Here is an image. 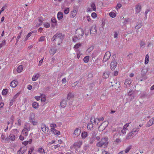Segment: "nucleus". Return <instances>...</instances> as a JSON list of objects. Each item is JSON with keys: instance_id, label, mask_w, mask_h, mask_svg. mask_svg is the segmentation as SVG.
<instances>
[{"instance_id": "nucleus-16", "label": "nucleus", "mask_w": 154, "mask_h": 154, "mask_svg": "<svg viewBox=\"0 0 154 154\" xmlns=\"http://www.w3.org/2000/svg\"><path fill=\"white\" fill-rule=\"evenodd\" d=\"M18 82L16 80H13L10 83V86L12 88H15L18 85Z\"/></svg>"}, {"instance_id": "nucleus-58", "label": "nucleus", "mask_w": 154, "mask_h": 154, "mask_svg": "<svg viewBox=\"0 0 154 154\" xmlns=\"http://www.w3.org/2000/svg\"><path fill=\"white\" fill-rule=\"evenodd\" d=\"M50 126L52 128H54L57 127L56 125L54 123L51 124Z\"/></svg>"}, {"instance_id": "nucleus-31", "label": "nucleus", "mask_w": 154, "mask_h": 154, "mask_svg": "<svg viewBox=\"0 0 154 154\" xmlns=\"http://www.w3.org/2000/svg\"><path fill=\"white\" fill-rule=\"evenodd\" d=\"M21 121L20 119L18 118L17 122L15 123V125L17 126V127H20L21 125Z\"/></svg>"}, {"instance_id": "nucleus-61", "label": "nucleus", "mask_w": 154, "mask_h": 154, "mask_svg": "<svg viewBox=\"0 0 154 154\" xmlns=\"http://www.w3.org/2000/svg\"><path fill=\"white\" fill-rule=\"evenodd\" d=\"M85 18L87 19V20L89 22L91 21V20L90 18V16H87L85 17Z\"/></svg>"}, {"instance_id": "nucleus-45", "label": "nucleus", "mask_w": 154, "mask_h": 154, "mask_svg": "<svg viewBox=\"0 0 154 154\" xmlns=\"http://www.w3.org/2000/svg\"><path fill=\"white\" fill-rule=\"evenodd\" d=\"M89 56H86L83 59V60L84 62L85 63H88L89 60Z\"/></svg>"}, {"instance_id": "nucleus-55", "label": "nucleus", "mask_w": 154, "mask_h": 154, "mask_svg": "<svg viewBox=\"0 0 154 154\" xmlns=\"http://www.w3.org/2000/svg\"><path fill=\"white\" fill-rule=\"evenodd\" d=\"M81 45L80 43H77L75 45L74 47V48L76 49L78 48L80 46H81Z\"/></svg>"}, {"instance_id": "nucleus-20", "label": "nucleus", "mask_w": 154, "mask_h": 154, "mask_svg": "<svg viewBox=\"0 0 154 154\" xmlns=\"http://www.w3.org/2000/svg\"><path fill=\"white\" fill-rule=\"evenodd\" d=\"M23 130L29 131L30 130V126L29 124H25L24 126Z\"/></svg>"}, {"instance_id": "nucleus-47", "label": "nucleus", "mask_w": 154, "mask_h": 154, "mask_svg": "<svg viewBox=\"0 0 154 154\" xmlns=\"http://www.w3.org/2000/svg\"><path fill=\"white\" fill-rule=\"evenodd\" d=\"M109 15L110 17L112 18H114L116 16V14L114 12H110Z\"/></svg>"}, {"instance_id": "nucleus-59", "label": "nucleus", "mask_w": 154, "mask_h": 154, "mask_svg": "<svg viewBox=\"0 0 154 154\" xmlns=\"http://www.w3.org/2000/svg\"><path fill=\"white\" fill-rule=\"evenodd\" d=\"M141 26L142 25L141 23L139 24L136 26L135 29H136L138 30L141 27Z\"/></svg>"}, {"instance_id": "nucleus-52", "label": "nucleus", "mask_w": 154, "mask_h": 154, "mask_svg": "<svg viewBox=\"0 0 154 154\" xmlns=\"http://www.w3.org/2000/svg\"><path fill=\"white\" fill-rule=\"evenodd\" d=\"M8 92L7 89H3L2 92V94L3 95H6Z\"/></svg>"}, {"instance_id": "nucleus-44", "label": "nucleus", "mask_w": 154, "mask_h": 154, "mask_svg": "<svg viewBox=\"0 0 154 154\" xmlns=\"http://www.w3.org/2000/svg\"><path fill=\"white\" fill-rule=\"evenodd\" d=\"M149 61V56L148 54H147L145 57V64H147Z\"/></svg>"}, {"instance_id": "nucleus-53", "label": "nucleus", "mask_w": 154, "mask_h": 154, "mask_svg": "<svg viewBox=\"0 0 154 154\" xmlns=\"http://www.w3.org/2000/svg\"><path fill=\"white\" fill-rule=\"evenodd\" d=\"M69 11V8H65L64 10V12L66 14H68Z\"/></svg>"}, {"instance_id": "nucleus-46", "label": "nucleus", "mask_w": 154, "mask_h": 154, "mask_svg": "<svg viewBox=\"0 0 154 154\" xmlns=\"http://www.w3.org/2000/svg\"><path fill=\"white\" fill-rule=\"evenodd\" d=\"M98 133V131L97 129H95L92 132V134L93 135V137L95 136Z\"/></svg>"}, {"instance_id": "nucleus-54", "label": "nucleus", "mask_w": 154, "mask_h": 154, "mask_svg": "<svg viewBox=\"0 0 154 154\" xmlns=\"http://www.w3.org/2000/svg\"><path fill=\"white\" fill-rule=\"evenodd\" d=\"M122 6V5L120 3H118L116 7V9L118 10Z\"/></svg>"}, {"instance_id": "nucleus-7", "label": "nucleus", "mask_w": 154, "mask_h": 154, "mask_svg": "<svg viewBox=\"0 0 154 154\" xmlns=\"http://www.w3.org/2000/svg\"><path fill=\"white\" fill-rule=\"evenodd\" d=\"M97 30L96 27H92L90 31V33L92 36L97 33Z\"/></svg>"}, {"instance_id": "nucleus-26", "label": "nucleus", "mask_w": 154, "mask_h": 154, "mask_svg": "<svg viewBox=\"0 0 154 154\" xmlns=\"http://www.w3.org/2000/svg\"><path fill=\"white\" fill-rule=\"evenodd\" d=\"M153 124V122L151 120V119L148 121L146 125V126L147 127H149L150 126H152V125Z\"/></svg>"}, {"instance_id": "nucleus-32", "label": "nucleus", "mask_w": 154, "mask_h": 154, "mask_svg": "<svg viewBox=\"0 0 154 154\" xmlns=\"http://www.w3.org/2000/svg\"><path fill=\"white\" fill-rule=\"evenodd\" d=\"M35 115L34 113H32L30 114V116L29 118V122L32 121V120H35Z\"/></svg>"}, {"instance_id": "nucleus-10", "label": "nucleus", "mask_w": 154, "mask_h": 154, "mask_svg": "<svg viewBox=\"0 0 154 154\" xmlns=\"http://www.w3.org/2000/svg\"><path fill=\"white\" fill-rule=\"evenodd\" d=\"M117 65V62L116 61H113L111 63L110 66L111 69L112 70H114L116 67Z\"/></svg>"}, {"instance_id": "nucleus-36", "label": "nucleus", "mask_w": 154, "mask_h": 154, "mask_svg": "<svg viewBox=\"0 0 154 154\" xmlns=\"http://www.w3.org/2000/svg\"><path fill=\"white\" fill-rule=\"evenodd\" d=\"M28 131L23 129L22 130L21 134L26 136H27L28 134Z\"/></svg>"}, {"instance_id": "nucleus-22", "label": "nucleus", "mask_w": 154, "mask_h": 154, "mask_svg": "<svg viewBox=\"0 0 154 154\" xmlns=\"http://www.w3.org/2000/svg\"><path fill=\"white\" fill-rule=\"evenodd\" d=\"M8 138L11 141H14L15 139V135L11 133L9 136Z\"/></svg>"}, {"instance_id": "nucleus-27", "label": "nucleus", "mask_w": 154, "mask_h": 154, "mask_svg": "<svg viewBox=\"0 0 154 154\" xmlns=\"http://www.w3.org/2000/svg\"><path fill=\"white\" fill-rule=\"evenodd\" d=\"M63 13L61 12L60 11L57 14V17L58 20H60L63 18Z\"/></svg>"}, {"instance_id": "nucleus-1", "label": "nucleus", "mask_w": 154, "mask_h": 154, "mask_svg": "<svg viewBox=\"0 0 154 154\" xmlns=\"http://www.w3.org/2000/svg\"><path fill=\"white\" fill-rule=\"evenodd\" d=\"M108 140L107 137L102 138L101 140L97 143L96 146L98 147H100L103 146L106 147L108 143Z\"/></svg>"}, {"instance_id": "nucleus-9", "label": "nucleus", "mask_w": 154, "mask_h": 154, "mask_svg": "<svg viewBox=\"0 0 154 154\" xmlns=\"http://www.w3.org/2000/svg\"><path fill=\"white\" fill-rule=\"evenodd\" d=\"M82 141H78L75 142L73 144L74 147L75 149L80 148L82 145Z\"/></svg>"}, {"instance_id": "nucleus-40", "label": "nucleus", "mask_w": 154, "mask_h": 154, "mask_svg": "<svg viewBox=\"0 0 154 154\" xmlns=\"http://www.w3.org/2000/svg\"><path fill=\"white\" fill-rule=\"evenodd\" d=\"M81 136L82 138H85L87 136V133L85 131L83 132L82 133Z\"/></svg>"}, {"instance_id": "nucleus-18", "label": "nucleus", "mask_w": 154, "mask_h": 154, "mask_svg": "<svg viewBox=\"0 0 154 154\" xmlns=\"http://www.w3.org/2000/svg\"><path fill=\"white\" fill-rule=\"evenodd\" d=\"M80 133V130L79 129L77 128L74 131L73 134L74 135H75L76 137H78Z\"/></svg>"}, {"instance_id": "nucleus-14", "label": "nucleus", "mask_w": 154, "mask_h": 154, "mask_svg": "<svg viewBox=\"0 0 154 154\" xmlns=\"http://www.w3.org/2000/svg\"><path fill=\"white\" fill-rule=\"evenodd\" d=\"M110 74V72L109 71H106L103 74V77L106 79H107L109 78Z\"/></svg>"}, {"instance_id": "nucleus-11", "label": "nucleus", "mask_w": 154, "mask_h": 154, "mask_svg": "<svg viewBox=\"0 0 154 154\" xmlns=\"http://www.w3.org/2000/svg\"><path fill=\"white\" fill-rule=\"evenodd\" d=\"M141 9V5L140 4H137L136 6L135 11L136 13H139Z\"/></svg>"}, {"instance_id": "nucleus-8", "label": "nucleus", "mask_w": 154, "mask_h": 154, "mask_svg": "<svg viewBox=\"0 0 154 154\" xmlns=\"http://www.w3.org/2000/svg\"><path fill=\"white\" fill-rule=\"evenodd\" d=\"M91 8H88L87 9V10L88 11H91L92 10L94 11H96V7L94 3H93L91 4Z\"/></svg>"}, {"instance_id": "nucleus-29", "label": "nucleus", "mask_w": 154, "mask_h": 154, "mask_svg": "<svg viewBox=\"0 0 154 154\" xmlns=\"http://www.w3.org/2000/svg\"><path fill=\"white\" fill-rule=\"evenodd\" d=\"M90 122H91L90 123H92V124H93V125L94 123H97V125L98 124V122H97V119H95V118L94 117H91V119Z\"/></svg>"}, {"instance_id": "nucleus-50", "label": "nucleus", "mask_w": 154, "mask_h": 154, "mask_svg": "<svg viewBox=\"0 0 154 154\" xmlns=\"http://www.w3.org/2000/svg\"><path fill=\"white\" fill-rule=\"evenodd\" d=\"M21 91H20L18 92L16 95H15L13 97V99H15L17 98L19 96V95L21 94Z\"/></svg>"}, {"instance_id": "nucleus-28", "label": "nucleus", "mask_w": 154, "mask_h": 154, "mask_svg": "<svg viewBox=\"0 0 154 154\" xmlns=\"http://www.w3.org/2000/svg\"><path fill=\"white\" fill-rule=\"evenodd\" d=\"M134 135H133L132 133L131 132L129 133L127 135L126 139L127 140H129L132 138L134 136Z\"/></svg>"}, {"instance_id": "nucleus-17", "label": "nucleus", "mask_w": 154, "mask_h": 154, "mask_svg": "<svg viewBox=\"0 0 154 154\" xmlns=\"http://www.w3.org/2000/svg\"><path fill=\"white\" fill-rule=\"evenodd\" d=\"M140 128H135L133 129L131 132L133 135L135 136L136 135L139 131Z\"/></svg>"}, {"instance_id": "nucleus-23", "label": "nucleus", "mask_w": 154, "mask_h": 154, "mask_svg": "<svg viewBox=\"0 0 154 154\" xmlns=\"http://www.w3.org/2000/svg\"><path fill=\"white\" fill-rule=\"evenodd\" d=\"M67 103V101L63 100L62 102L60 103V106L64 108L65 107Z\"/></svg>"}, {"instance_id": "nucleus-42", "label": "nucleus", "mask_w": 154, "mask_h": 154, "mask_svg": "<svg viewBox=\"0 0 154 154\" xmlns=\"http://www.w3.org/2000/svg\"><path fill=\"white\" fill-rule=\"evenodd\" d=\"M140 45L141 48H144L145 45V43L144 41H141L140 43Z\"/></svg>"}, {"instance_id": "nucleus-5", "label": "nucleus", "mask_w": 154, "mask_h": 154, "mask_svg": "<svg viewBox=\"0 0 154 154\" xmlns=\"http://www.w3.org/2000/svg\"><path fill=\"white\" fill-rule=\"evenodd\" d=\"M132 81V80L130 79H128L125 80L124 85V87L127 88L129 87Z\"/></svg>"}, {"instance_id": "nucleus-34", "label": "nucleus", "mask_w": 154, "mask_h": 154, "mask_svg": "<svg viewBox=\"0 0 154 154\" xmlns=\"http://www.w3.org/2000/svg\"><path fill=\"white\" fill-rule=\"evenodd\" d=\"M76 14V11L75 10H73L71 12V17H74Z\"/></svg>"}, {"instance_id": "nucleus-38", "label": "nucleus", "mask_w": 154, "mask_h": 154, "mask_svg": "<svg viewBox=\"0 0 154 154\" xmlns=\"http://www.w3.org/2000/svg\"><path fill=\"white\" fill-rule=\"evenodd\" d=\"M95 140V138L94 137H92L90 138L89 141V144H92L94 142Z\"/></svg>"}, {"instance_id": "nucleus-21", "label": "nucleus", "mask_w": 154, "mask_h": 154, "mask_svg": "<svg viewBox=\"0 0 154 154\" xmlns=\"http://www.w3.org/2000/svg\"><path fill=\"white\" fill-rule=\"evenodd\" d=\"M39 76H40L39 74V73H37V74H35V75H34L33 76V77L32 78V80L34 81H35L38 79V78L39 77Z\"/></svg>"}, {"instance_id": "nucleus-43", "label": "nucleus", "mask_w": 154, "mask_h": 154, "mask_svg": "<svg viewBox=\"0 0 154 154\" xmlns=\"http://www.w3.org/2000/svg\"><path fill=\"white\" fill-rule=\"evenodd\" d=\"M132 146H130L127 147L125 149V152L126 153H128L130 151V150L131 149Z\"/></svg>"}, {"instance_id": "nucleus-19", "label": "nucleus", "mask_w": 154, "mask_h": 154, "mask_svg": "<svg viewBox=\"0 0 154 154\" xmlns=\"http://www.w3.org/2000/svg\"><path fill=\"white\" fill-rule=\"evenodd\" d=\"M51 130L54 134L57 135V136L60 134V132L56 130L54 128H51Z\"/></svg>"}, {"instance_id": "nucleus-13", "label": "nucleus", "mask_w": 154, "mask_h": 154, "mask_svg": "<svg viewBox=\"0 0 154 154\" xmlns=\"http://www.w3.org/2000/svg\"><path fill=\"white\" fill-rule=\"evenodd\" d=\"M41 128L42 131L45 133H46L48 130H49V128L46 127V125L44 124L42 125Z\"/></svg>"}, {"instance_id": "nucleus-39", "label": "nucleus", "mask_w": 154, "mask_h": 154, "mask_svg": "<svg viewBox=\"0 0 154 154\" xmlns=\"http://www.w3.org/2000/svg\"><path fill=\"white\" fill-rule=\"evenodd\" d=\"M73 96L72 94L70 92L67 95V99L68 100H70L72 98H73Z\"/></svg>"}, {"instance_id": "nucleus-12", "label": "nucleus", "mask_w": 154, "mask_h": 154, "mask_svg": "<svg viewBox=\"0 0 154 154\" xmlns=\"http://www.w3.org/2000/svg\"><path fill=\"white\" fill-rule=\"evenodd\" d=\"M57 50V48H56L53 47H51L50 51V54L52 56L54 55L56 53Z\"/></svg>"}, {"instance_id": "nucleus-25", "label": "nucleus", "mask_w": 154, "mask_h": 154, "mask_svg": "<svg viewBox=\"0 0 154 154\" xmlns=\"http://www.w3.org/2000/svg\"><path fill=\"white\" fill-rule=\"evenodd\" d=\"M1 141L3 142L7 143L8 141L7 138H5L3 134H2L1 136Z\"/></svg>"}, {"instance_id": "nucleus-41", "label": "nucleus", "mask_w": 154, "mask_h": 154, "mask_svg": "<svg viewBox=\"0 0 154 154\" xmlns=\"http://www.w3.org/2000/svg\"><path fill=\"white\" fill-rule=\"evenodd\" d=\"M38 103L36 102H34L32 104V107L35 108H37L38 107Z\"/></svg>"}, {"instance_id": "nucleus-2", "label": "nucleus", "mask_w": 154, "mask_h": 154, "mask_svg": "<svg viewBox=\"0 0 154 154\" xmlns=\"http://www.w3.org/2000/svg\"><path fill=\"white\" fill-rule=\"evenodd\" d=\"M75 33L78 35L79 39L81 38L84 35V30L81 28L78 29L76 31Z\"/></svg>"}, {"instance_id": "nucleus-15", "label": "nucleus", "mask_w": 154, "mask_h": 154, "mask_svg": "<svg viewBox=\"0 0 154 154\" xmlns=\"http://www.w3.org/2000/svg\"><path fill=\"white\" fill-rule=\"evenodd\" d=\"M26 150V148L25 147H21L17 152L18 154H23Z\"/></svg>"}, {"instance_id": "nucleus-49", "label": "nucleus", "mask_w": 154, "mask_h": 154, "mask_svg": "<svg viewBox=\"0 0 154 154\" xmlns=\"http://www.w3.org/2000/svg\"><path fill=\"white\" fill-rule=\"evenodd\" d=\"M93 127V125L92 123H89L87 125V128L88 129H91Z\"/></svg>"}, {"instance_id": "nucleus-62", "label": "nucleus", "mask_w": 154, "mask_h": 154, "mask_svg": "<svg viewBox=\"0 0 154 154\" xmlns=\"http://www.w3.org/2000/svg\"><path fill=\"white\" fill-rule=\"evenodd\" d=\"M118 35V33L117 32H114V38H116L117 37Z\"/></svg>"}, {"instance_id": "nucleus-64", "label": "nucleus", "mask_w": 154, "mask_h": 154, "mask_svg": "<svg viewBox=\"0 0 154 154\" xmlns=\"http://www.w3.org/2000/svg\"><path fill=\"white\" fill-rule=\"evenodd\" d=\"M101 154H109V153L108 151L104 150L102 152Z\"/></svg>"}, {"instance_id": "nucleus-33", "label": "nucleus", "mask_w": 154, "mask_h": 154, "mask_svg": "<svg viewBox=\"0 0 154 154\" xmlns=\"http://www.w3.org/2000/svg\"><path fill=\"white\" fill-rule=\"evenodd\" d=\"M19 132V131L17 129H13L11 131V134L14 135H17Z\"/></svg>"}, {"instance_id": "nucleus-30", "label": "nucleus", "mask_w": 154, "mask_h": 154, "mask_svg": "<svg viewBox=\"0 0 154 154\" xmlns=\"http://www.w3.org/2000/svg\"><path fill=\"white\" fill-rule=\"evenodd\" d=\"M23 66L22 65H20L17 68V71L18 73H20L22 72L23 69Z\"/></svg>"}, {"instance_id": "nucleus-6", "label": "nucleus", "mask_w": 154, "mask_h": 154, "mask_svg": "<svg viewBox=\"0 0 154 154\" xmlns=\"http://www.w3.org/2000/svg\"><path fill=\"white\" fill-rule=\"evenodd\" d=\"M111 56V54L109 52H106L103 58V61L105 62L108 60L110 58Z\"/></svg>"}, {"instance_id": "nucleus-35", "label": "nucleus", "mask_w": 154, "mask_h": 154, "mask_svg": "<svg viewBox=\"0 0 154 154\" xmlns=\"http://www.w3.org/2000/svg\"><path fill=\"white\" fill-rule=\"evenodd\" d=\"M37 152L39 153H45V150L42 147H40L37 150Z\"/></svg>"}, {"instance_id": "nucleus-63", "label": "nucleus", "mask_w": 154, "mask_h": 154, "mask_svg": "<svg viewBox=\"0 0 154 154\" xmlns=\"http://www.w3.org/2000/svg\"><path fill=\"white\" fill-rule=\"evenodd\" d=\"M45 39L44 36H41L39 39V42H42Z\"/></svg>"}, {"instance_id": "nucleus-37", "label": "nucleus", "mask_w": 154, "mask_h": 154, "mask_svg": "<svg viewBox=\"0 0 154 154\" xmlns=\"http://www.w3.org/2000/svg\"><path fill=\"white\" fill-rule=\"evenodd\" d=\"M14 117L13 116H11V118H10V122L11 123V125L10 128V129L11 128V127L13 125L14 122Z\"/></svg>"}, {"instance_id": "nucleus-60", "label": "nucleus", "mask_w": 154, "mask_h": 154, "mask_svg": "<svg viewBox=\"0 0 154 154\" xmlns=\"http://www.w3.org/2000/svg\"><path fill=\"white\" fill-rule=\"evenodd\" d=\"M97 14L94 12H93L91 14V16L93 18H95L97 17Z\"/></svg>"}, {"instance_id": "nucleus-3", "label": "nucleus", "mask_w": 154, "mask_h": 154, "mask_svg": "<svg viewBox=\"0 0 154 154\" xmlns=\"http://www.w3.org/2000/svg\"><path fill=\"white\" fill-rule=\"evenodd\" d=\"M108 122H103L98 128L99 131H103L105 128L107 126Z\"/></svg>"}, {"instance_id": "nucleus-56", "label": "nucleus", "mask_w": 154, "mask_h": 154, "mask_svg": "<svg viewBox=\"0 0 154 154\" xmlns=\"http://www.w3.org/2000/svg\"><path fill=\"white\" fill-rule=\"evenodd\" d=\"M31 32L29 33L25 38L24 39L25 41H26L28 39V38L31 36Z\"/></svg>"}, {"instance_id": "nucleus-4", "label": "nucleus", "mask_w": 154, "mask_h": 154, "mask_svg": "<svg viewBox=\"0 0 154 154\" xmlns=\"http://www.w3.org/2000/svg\"><path fill=\"white\" fill-rule=\"evenodd\" d=\"M56 35V40L58 41L60 43L62 42L63 38V35L61 33H57L55 35Z\"/></svg>"}, {"instance_id": "nucleus-51", "label": "nucleus", "mask_w": 154, "mask_h": 154, "mask_svg": "<svg viewBox=\"0 0 154 154\" xmlns=\"http://www.w3.org/2000/svg\"><path fill=\"white\" fill-rule=\"evenodd\" d=\"M44 26L46 28H49L50 27V24L48 23H44L43 24Z\"/></svg>"}, {"instance_id": "nucleus-24", "label": "nucleus", "mask_w": 154, "mask_h": 154, "mask_svg": "<svg viewBox=\"0 0 154 154\" xmlns=\"http://www.w3.org/2000/svg\"><path fill=\"white\" fill-rule=\"evenodd\" d=\"M51 22L54 24L52 25V26L55 27L57 24V21L54 17H52L51 19Z\"/></svg>"}, {"instance_id": "nucleus-57", "label": "nucleus", "mask_w": 154, "mask_h": 154, "mask_svg": "<svg viewBox=\"0 0 154 154\" xmlns=\"http://www.w3.org/2000/svg\"><path fill=\"white\" fill-rule=\"evenodd\" d=\"M30 122L32 123L34 125H36L38 123V122L37 121H35V120H32V121Z\"/></svg>"}, {"instance_id": "nucleus-48", "label": "nucleus", "mask_w": 154, "mask_h": 154, "mask_svg": "<svg viewBox=\"0 0 154 154\" xmlns=\"http://www.w3.org/2000/svg\"><path fill=\"white\" fill-rule=\"evenodd\" d=\"M34 149L33 147H32L29 148V150L28 152V154H31L33 151Z\"/></svg>"}]
</instances>
